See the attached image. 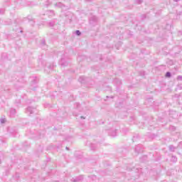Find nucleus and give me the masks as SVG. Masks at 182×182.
I'll return each instance as SVG.
<instances>
[{"label": "nucleus", "instance_id": "1", "mask_svg": "<svg viewBox=\"0 0 182 182\" xmlns=\"http://www.w3.org/2000/svg\"><path fill=\"white\" fill-rule=\"evenodd\" d=\"M46 15H48V16H49L50 18V16H55V11H52V10H48L46 11V14H41V19H46Z\"/></svg>", "mask_w": 182, "mask_h": 182}, {"label": "nucleus", "instance_id": "2", "mask_svg": "<svg viewBox=\"0 0 182 182\" xmlns=\"http://www.w3.org/2000/svg\"><path fill=\"white\" fill-rule=\"evenodd\" d=\"M135 152L139 154V153H143V145L141 144H138L135 147Z\"/></svg>", "mask_w": 182, "mask_h": 182}, {"label": "nucleus", "instance_id": "3", "mask_svg": "<svg viewBox=\"0 0 182 182\" xmlns=\"http://www.w3.org/2000/svg\"><path fill=\"white\" fill-rule=\"evenodd\" d=\"M34 112H35V108L32 107H27L26 110V113H27V114H32Z\"/></svg>", "mask_w": 182, "mask_h": 182}, {"label": "nucleus", "instance_id": "4", "mask_svg": "<svg viewBox=\"0 0 182 182\" xmlns=\"http://www.w3.org/2000/svg\"><path fill=\"white\" fill-rule=\"evenodd\" d=\"M109 136H110L111 137H116V136H117V130L114 129L109 131Z\"/></svg>", "mask_w": 182, "mask_h": 182}, {"label": "nucleus", "instance_id": "5", "mask_svg": "<svg viewBox=\"0 0 182 182\" xmlns=\"http://www.w3.org/2000/svg\"><path fill=\"white\" fill-rule=\"evenodd\" d=\"M78 81L80 83H86V82H87V77H85V76H81L80 77V78L78 79Z\"/></svg>", "mask_w": 182, "mask_h": 182}, {"label": "nucleus", "instance_id": "6", "mask_svg": "<svg viewBox=\"0 0 182 182\" xmlns=\"http://www.w3.org/2000/svg\"><path fill=\"white\" fill-rule=\"evenodd\" d=\"M171 114H174V116H172L171 117L177 119L178 117V112L176 111H170L169 115L171 116Z\"/></svg>", "mask_w": 182, "mask_h": 182}, {"label": "nucleus", "instance_id": "7", "mask_svg": "<svg viewBox=\"0 0 182 182\" xmlns=\"http://www.w3.org/2000/svg\"><path fill=\"white\" fill-rule=\"evenodd\" d=\"M16 114V109L11 108L10 109V117H15Z\"/></svg>", "mask_w": 182, "mask_h": 182}, {"label": "nucleus", "instance_id": "8", "mask_svg": "<svg viewBox=\"0 0 182 182\" xmlns=\"http://www.w3.org/2000/svg\"><path fill=\"white\" fill-rule=\"evenodd\" d=\"M41 47L42 49H48V46L45 43V39L41 40Z\"/></svg>", "mask_w": 182, "mask_h": 182}, {"label": "nucleus", "instance_id": "9", "mask_svg": "<svg viewBox=\"0 0 182 182\" xmlns=\"http://www.w3.org/2000/svg\"><path fill=\"white\" fill-rule=\"evenodd\" d=\"M83 178V176H80L75 178H73L71 179V181L73 182H79V181H82V179Z\"/></svg>", "mask_w": 182, "mask_h": 182}, {"label": "nucleus", "instance_id": "10", "mask_svg": "<svg viewBox=\"0 0 182 182\" xmlns=\"http://www.w3.org/2000/svg\"><path fill=\"white\" fill-rule=\"evenodd\" d=\"M59 63L61 66H68V63L65 62V58H61Z\"/></svg>", "mask_w": 182, "mask_h": 182}, {"label": "nucleus", "instance_id": "11", "mask_svg": "<svg viewBox=\"0 0 182 182\" xmlns=\"http://www.w3.org/2000/svg\"><path fill=\"white\" fill-rule=\"evenodd\" d=\"M54 6H55V8H65V6L63 4H62L61 2H57Z\"/></svg>", "mask_w": 182, "mask_h": 182}, {"label": "nucleus", "instance_id": "12", "mask_svg": "<svg viewBox=\"0 0 182 182\" xmlns=\"http://www.w3.org/2000/svg\"><path fill=\"white\" fill-rule=\"evenodd\" d=\"M90 23H93V22H97V17L96 16H93L90 19Z\"/></svg>", "mask_w": 182, "mask_h": 182}, {"label": "nucleus", "instance_id": "13", "mask_svg": "<svg viewBox=\"0 0 182 182\" xmlns=\"http://www.w3.org/2000/svg\"><path fill=\"white\" fill-rule=\"evenodd\" d=\"M31 82H32L33 85H36V83H38V77H31Z\"/></svg>", "mask_w": 182, "mask_h": 182}, {"label": "nucleus", "instance_id": "14", "mask_svg": "<svg viewBox=\"0 0 182 182\" xmlns=\"http://www.w3.org/2000/svg\"><path fill=\"white\" fill-rule=\"evenodd\" d=\"M75 156L77 157V159H82V154H80L79 151H75Z\"/></svg>", "mask_w": 182, "mask_h": 182}, {"label": "nucleus", "instance_id": "15", "mask_svg": "<svg viewBox=\"0 0 182 182\" xmlns=\"http://www.w3.org/2000/svg\"><path fill=\"white\" fill-rule=\"evenodd\" d=\"M168 149H169L170 151H175V150H176V146H173V145H170V146H168Z\"/></svg>", "mask_w": 182, "mask_h": 182}, {"label": "nucleus", "instance_id": "16", "mask_svg": "<svg viewBox=\"0 0 182 182\" xmlns=\"http://www.w3.org/2000/svg\"><path fill=\"white\" fill-rule=\"evenodd\" d=\"M171 161H173V163H176L177 161V157L172 156Z\"/></svg>", "mask_w": 182, "mask_h": 182}, {"label": "nucleus", "instance_id": "17", "mask_svg": "<svg viewBox=\"0 0 182 182\" xmlns=\"http://www.w3.org/2000/svg\"><path fill=\"white\" fill-rule=\"evenodd\" d=\"M90 149L91 150H96V146L95 145V144H91Z\"/></svg>", "mask_w": 182, "mask_h": 182}, {"label": "nucleus", "instance_id": "18", "mask_svg": "<svg viewBox=\"0 0 182 182\" xmlns=\"http://www.w3.org/2000/svg\"><path fill=\"white\" fill-rule=\"evenodd\" d=\"M6 58H8V55L6 53H2L1 58L5 59Z\"/></svg>", "mask_w": 182, "mask_h": 182}, {"label": "nucleus", "instance_id": "19", "mask_svg": "<svg viewBox=\"0 0 182 182\" xmlns=\"http://www.w3.org/2000/svg\"><path fill=\"white\" fill-rule=\"evenodd\" d=\"M48 25H49V26H50L51 28H53V26H55V22H53V21H50V22L48 23Z\"/></svg>", "mask_w": 182, "mask_h": 182}, {"label": "nucleus", "instance_id": "20", "mask_svg": "<svg viewBox=\"0 0 182 182\" xmlns=\"http://www.w3.org/2000/svg\"><path fill=\"white\" fill-rule=\"evenodd\" d=\"M75 34L77 35V36H80V35H82V33L80 32V31L77 30L75 31Z\"/></svg>", "mask_w": 182, "mask_h": 182}, {"label": "nucleus", "instance_id": "21", "mask_svg": "<svg viewBox=\"0 0 182 182\" xmlns=\"http://www.w3.org/2000/svg\"><path fill=\"white\" fill-rule=\"evenodd\" d=\"M4 14H5V9H0V15H4Z\"/></svg>", "mask_w": 182, "mask_h": 182}, {"label": "nucleus", "instance_id": "22", "mask_svg": "<svg viewBox=\"0 0 182 182\" xmlns=\"http://www.w3.org/2000/svg\"><path fill=\"white\" fill-rule=\"evenodd\" d=\"M169 129L171 130L172 132H175V130H176V127H174V126H171V127H169Z\"/></svg>", "mask_w": 182, "mask_h": 182}, {"label": "nucleus", "instance_id": "23", "mask_svg": "<svg viewBox=\"0 0 182 182\" xmlns=\"http://www.w3.org/2000/svg\"><path fill=\"white\" fill-rule=\"evenodd\" d=\"M136 139H139V135L134 136L132 138V141H136Z\"/></svg>", "mask_w": 182, "mask_h": 182}, {"label": "nucleus", "instance_id": "24", "mask_svg": "<svg viewBox=\"0 0 182 182\" xmlns=\"http://www.w3.org/2000/svg\"><path fill=\"white\" fill-rule=\"evenodd\" d=\"M171 76V73L167 72V73H166V77H170Z\"/></svg>", "mask_w": 182, "mask_h": 182}, {"label": "nucleus", "instance_id": "25", "mask_svg": "<svg viewBox=\"0 0 182 182\" xmlns=\"http://www.w3.org/2000/svg\"><path fill=\"white\" fill-rule=\"evenodd\" d=\"M176 80H181L182 81V75H178L176 78Z\"/></svg>", "mask_w": 182, "mask_h": 182}, {"label": "nucleus", "instance_id": "26", "mask_svg": "<svg viewBox=\"0 0 182 182\" xmlns=\"http://www.w3.org/2000/svg\"><path fill=\"white\" fill-rule=\"evenodd\" d=\"M0 122H1V124H4V123H5V122H6V120L5 119H4V118H1L0 119Z\"/></svg>", "mask_w": 182, "mask_h": 182}, {"label": "nucleus", "instance_id": "27", "mask_svg": "<svg viewBox=\"0 0 182 182\" xmlns=\"http://www.w3.org/2000/svg\"><path fill=\"white\" fill-rule=\"evenodd\" d=\"M136 2L138 4V5H140V4L143 2V0H136Z\"/></svg>", "mask_w": 182, "mask_h": 182}, {"label": "nucleus", "instance_id": "28", "mask_svg": "<svg viewBox=\"0 0 182 182\" xmlns=\"http://www.w3.org/2000/svg\"><path fill=\"white\" fill-rule=\"evenodd\" d=\"M75 106H76L77 109H79V107H80V103H76Z\"/></svg>", "mask_w": 182, "mask_h": 182}, {"label": "nucleus", "instance_id": "29", "mask_svg": "<svg viewBox=\"0 0 182 182\" xmlns=\"http://www.w3.org/2000/svg\"><path fill=\"white\" fill-rule=\"evenodd\" d=\"M178 36H182V31H179L178 32Z\"/></svg>", "mask_w": 182, "mask_h": 182}, {"label": "nucleus", "instance_id": "30", "mask_svg": "<svg viewBox=\"0 0 182 182\" xmlns=\"http://www.w3.org/2000/svg\"><path fill=\"white\" fill-rule=\"evenodd\" d=\"M54 66H55V65H50V66L48 67V69H50V70H52V69H53Z\"/></svg>", "mask_w": 182, "mask_h": 182}, {"label": "nucleus", "instance_id": "31", "mask_svg": "<svg viewBox=\"0 0 182 182\" xmlns=\"http://www.w3.org/2000/svg\"><path fill=\"white\" fill-rule=\"evenodd\" d=\"M30 23H31V25H33V23H35V21L31 20V21H30Z\"/></svg>", "mask_w": 182, "mask_h": 182}, {"label": "nucleus", "instance_id": "32", "mask_svg": "<svg viewBox=\"0 0 182 182\" xmlns=\"http://www.w3.org/2000/svg\"><path fill=\"white\" fill-rule=\"evenodd\" d=\"M16 103L17 105H19V103H21V100H18Z\"/></svg>", "mask_w": 182, "mask_h": 182}, {"label": "nucleus", "instance_id": "33", "mask_svg": "<svg viewBox=\"0 0 182 182\" xmlns=\"http://www.w3.org/2000/svg\"><path fill=\"white\" fill-rule=\"evenodd\" d=\"M119 82V85H122V81L121 80H118Z\"/></svg>", "mask_w": 182, "mask_h": 182}, {"label": "nucleus", "instance_id": "34", "mask_svg": "<svg viewBox=\"0 0 182 182\" xmlns=\"http://www.w3.org/2000/svg\"><path fill=\"white\" fill-rule=\"evenodd\" d=\"M142 18H146V14H143Z\"/></svg>", "mask_w": 182, "mask_h": 182}, {"label": "nucleus", "instance_id": "35", "mask_svg": "<svg viewBox=\"0 0 182 182\" xmlns=\"http://www.w3.org/2000/svg\"><path fill=\"white\" fill-rule=\"evenodd\" d=\"M178 15H182V11L179 12Z\"/></svg>", "mask_w": 182, "mask_h": 182}, {"label": "nucleus", "instance_id": "36", "mask_svg": "<svg viewBox=\"0 0 182 182\" xmlns=\"http://www.w3.org/2000/svg\"><path fill=\"white\" fill-rule=\"evenodd\" d=\"M77 60H80V56L77 57Z\"/></svg>", "mask_w": 182, "mask_h": 182}, {"label": "nucleus", "instance_id": "37", "mask_svg": "<svg viewBox=\"0 0 182 182\" xmlns=\"http://www.w3.org/2000/svg\"><path fill=\"white\" fill-rule=\"evenodd\" d=\"M180 0H173L174 2H178Z\"/></svg>", "mask_w": 182, "mask_h": 182}, {"label": "nucleus", "instance_id": "38", "mask_svg": "<svg viewBox=\"0 0 182 182\" xmlns=\"http://www.w3.org/2000/svg\"><path fill=\"white\" fill-rule=\"evenodd\" d=\"M108 90H112V88L110 87H108Z\"/></svg>", "mask_w": 182, "mask_h": 182}, {"label": "nucleus", "instance_id": "39", "mask_svg": "<svg viewBox=\"0 0 182 182\" xmlns=\"http://www.w3.org/2000/svg\"><path fill=\"white\" fill-rule=\"evenodd\" d=\"M180 89H182V85H179Z\"/></svg>", "mask_w": 182, "mask_h": 182}, {"label": "nucleus", "instance_id": "40", "mask_svg": "<svg viewBox=\"0 0 182 182\" xmlns=\"http://www.w3.org/2000/svg\"><path fill=\"white\" fill-rule=\"evenodd\" d=\"M80 119H85V117L83 116H81Z\"/></svg>", "mask_w": 182, "mask_h": 182}, {"label": "nucleus", "instance_id": "41", "mask_svg": "<svg viewBox=\"0 0 182 182\" xmlns=\"http://www.w3.org/2000/svg\"><path fill=\"white\" fill-rule=\"evenodd\" d=\"M66 150H69V147L66 146L65 147Z\"/></svg>", "mask_w": 182, "mask_h": 182}, {"label": "nucleus", "instance_id": "42", "mask_svg": "<svg viewBox=\"0 0 182 182\" xmlns=\"http://www.w3.org/2000/svg\"><path fill=\"white\" fill-rule=\"evenodd\" d=\"M107 99H109V96H107Z\"/></svg>", "mask_w": 182, "mask_h": 182}, {"label": "nucleus", "instance_id": "43", "mask_svg": "<svg viewBox=\"0 0 182 182\" xmlns=\"http://www.w3.org/2000/svg\"><path fill=\"white\" fill-rule=\"evenodd\" d=\"M31 89H33V90H35V89H34V88H31Z\"/></svg>", "mask_w": 182, "mask_h": 182}, {"label": "nucleus", "instance_id": "44", "mask_svg": "<svg viewBox=\"0 0 182 182\" xmlns=\"http://www.w3.org/2000/svg\"><path fill=\"white\" fill-rule=\"evenodd\" d=\"M144 157H145V159H146V158H147V156H145Z\"/></svg>", "mask_w": 182, "mask_h": 182}, {"label": "nucleus", "instance_id": "45", "mask_svg": "<svg viewBox=\"0 0 182 182\" xmlns=\"http://www.w3.org/2000/svg\"><path fill=\"white\" fill-rule=\"evenodd\" d=\"M21 33H22L23 31H20Z\"/></svg>", "mask_w": 182, "mask_h": 182}, {"label": "nucleus", "instance_id": "46", "mask_svg": "<svg viewBox=\"0 0 182 182\" xmlns=\"http://www.w3.org/2000/svg\"><path fill=\"white\" fill-rule=\"evenodd\" d=\"M46 6H48V4H46Z\"/></svg>", "mask_w": 182, "mask_h": 182}, {"label": "nucleus", "instance_id": "47", "mask_svg": "<svg viewBox=\"0 0 182 182\" xmlns=\"http://www.w3.org/2000/svg\"><path fill=\"white\" fill-rule=\"evenodd\" d=\"M0 164H1V161H0Z\"/></svg>", "mask_w": 182, "mask_h": 182}]
</instances>
